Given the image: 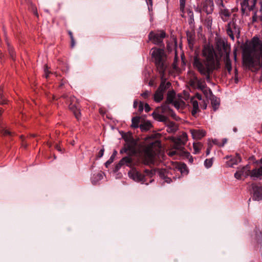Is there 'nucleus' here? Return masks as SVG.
I'll use <instances>...</instances> for the list:
<instances>
[{"instance_id": "obj_1", "label": "nucleus", "mask_w": 262, "mask_h": 262, "mask_svg": "<svg viewBox=\"0 0 262 262\" xmlns=\"http://www.w3.org/2000/svg\"><path fill=\"white\" fill-rule=\"evenodd\" d=\"M202 55L204 59L196 55L193 57L192 65L202 75L205 76L206 81L209 82L211 80L210 74L216 68L215 53L212 46L205 45L202 51Z\"/></svg>"}, {"instance_id": "obj_2", "label": "nucleus", "mask_w": 262, "mask_h": 262, "mask_svg": "<svg viewBox=\"0 0 262 262\" xmlns=\"http://www.w3.org/2000/svg\"><path fill=\"white\" fill-rule=\"evenodd\" d=\"M243 15H248V12L253 11L252 23L262 22V1L257 3V0H239Z\"/></svg>"}, {"instance_id": "obj_3", "label": "nucleus", "mask_w": 262, "mask_h": 262, "mask_svg": "<svg viewBox=\"0 0 262 262\" xmlns=\"http://www.w3.org/2000/svg\"><path fill=\"white\" fill-rule=\"evenodd\" d=\"M155 173V169H146L143 173L136 168H133L128 171V175L130 179L136 182L148 185L154 181V179L151 178Z\"/></svg>"}, {"instance_id": "obj_4", "label": "nucleus", "mask_w": 262, "mask_h": 262, "mask_svg": "<svg viewBox=\"0 0 262 262\" xmlns=\"http://www.w3.org/2000/svg\"><path fill=\"white\" fill-rule=\"evenodd\" d=\"M151 55L160 73L164 75L166 68V55L164 50L157 48L151 49Z\"/></svg>"}, {"instance_id": "obj_5", "label": "nucleus", "mask_w": 262, "mask_h": 262, "mask_svg": "<svg viewBox=\"0 0 262 262\" xmlns=\"http://www.w3.org/2000/svg\"><path fill=\"white\" fill-rule=\"evenodd\" d=\"M243 63L251 71H257L262 67V55L254 57L250 54L247 55L244 57Z\"/></svg>"}, {"instance_id": "obj_6", "label": "nucleus", "mask_w": 262, "mask_h": 262, "mask_svg": "<svg viewBox=\"0 0 262 262\" xmlns=\"http://www.w3.org/2000/svg\"><path fill=\"white\" fill-rule=\"evenodd\" d=\"M236 14H233L231 20L226 26V33L232 40H234L235 37L237 38L240 37V28L236 24Z\"/></svg>"}, {"instance_id": "obj_7", "label": "nucleus", "mask_w": 262, "mask_h": 262, "mask_svg": "<svg viewBox=\"0 0 262 262\" xmlns=\"http://www.w3.org/2000/svg\"><path fill=\"white\" fill-rule=\"evenodd\" d=\"M216 4L219 8V15L222 20L226 22L228 21L232 15V10L230 9V6L228 5L227 2H224L223 1L217 0Z\"/></svg>"}, {"instance_id": "obj_8", "label": "nucleus", "mask_w": 262, "mask_h": 262, "mask_svg": "<svg viewBox=\"0 0 262 262\" xmlns=\"http://www.w3.org/2000/svg\"><path fill=\"white\" fill-rule=\"evenodd\" d=\"M230 47L227 43H224L222 46V56L224 57L225 68L230 73L232 70L231 62L230 59Z\"/></svg>"}, {"instance_id": "obj_9", "label": "nucleus", "mask_w": 262, "mask_h": 262, "mask_svg": "<svg viewBox=\"0 0 262 262\" xmlns=\"http://www.w3.org/2000/svg\"><path fill=\"white\" fill-rule=\"evenodd\" d=\"M165 36L166 33L163 31H151L148 34L149 39L156 45H160L162 43Z\"/></svg>"}, {"instance_id": "obj_10", "label": "nucleus", "mask_w": 262, "mask_h": 262, "mask_svg": "<svg viewBox=\"0 0 262 262\" xmlns=\"http://www.w3.org/2000/svg\"><path fill=\"white\" fill-rule=\"evenodd\" d=\"M250 174V166L249 164L238 169L235 173L234 177L240 180L242 177L247 178Z\"/></svg>"}, {"instance_id": "obj_11", "label": "nucleus", "mask_w": 262, "mask_h": 262, "mask_svg": "<svg viewBox=\"0 0 262 262\" xmlns=\"http://www.w3.org/2000/svg\"><path fill=\"white\" fill-rule=\"evenodd\" d=\"M189 84L194 89L200 90L205 87L206 82L204 80L199 79L194 76L190 80Z\"/></svg>"}, {"instance_id": "obj_12", "label": "nucleus", "mask_w": 262, "mask_h": 262, "mask_svg": "<svg viewBox=\"0 0 262 262\" xmlns=\"http://www.w3.org/2000/svg\"><path fill=\"white\" fill-rule=\"evenodd\" d=\"M160 142L158 141L152 142L149 143L144 149V152L145 155L148 158L151 160L154 157L153 147L155 145H159Z\"/></svg>"}, {"instance_id": "obj_13", "label": "nucleus", "mask_w": 262, "mask_h": 262, "mask_svg": "<svg viewBox=\"0 0 262 262\" xmlns=\"http://www.w3.org/2000/svg\"><path fill=\"white\" fill-rule=\"evenodd\" d=\"M213 0H205L203 3L202 10L207 14H211L213 11Z\"/></svg>"}, {"instance_id": "obj_14", "label": "nucleus", "mask_w": 262, "mask_h": 262, "mask_svg": "<svg viewBox=\"0 0 262 262\" xmlns=\"http://www.w3.org/2000/svg\"><path fill=\"white\" fill-rule=\"evenodd\" d=\"M250 177L253 180H260L262 177V166L259 168H253L252 169H250Z\"/></svg>"}, {"instance_id": "obj_15", "label": "nucleus", "mask_w": 262, "mask_h": 262, "mask_svg": "<svg viewBox=\"0 0 262 262\" xmlns=\"http://www.w3.org/2000/svg\"><path fill=\"white\" fill-rule=\"evenodd\" d=\"M252 188L254 191L253 199L255 201L262 200V186L253 185Z\"/></svg>"}, {"instance_id": "obj_16", "label": "nucleus", "mask_w": 262, "mask_h": 262, "mask_svg": "<svg viewBox=\"0 0 262 262\" xmlns=\"http://www.w3.org/2000/svg\"><path fill=\"white\" fill-rule=\"evenodd\" d=\"M171 86V83L169 81H166V79L165 78H163L162 77L161 78L160 84L157 89L160 91L162 93L164 94L165 92L169 89Z\"/></svg>"}, {"instance_id": "obj_17", "label": "nucleus", "mask_w": 262, "mask_h": 262, "mask_svg": "<svg viewBox=\"0 0 262 262\" xmlns=\"http://www.w3.org/2000/svg\"><path fill=\"white\" fill-rule=\"evenodd\" d=\"M242 161L241 157L239 155L236 154L235 156L231 157V158L226 162L228 167H233L234 165H237Z\"/></svg>"}, {"instance_id": "obj_18", "label": "nucleus", "mask_w": 262, "mask_h": 262, "mask_svg": "<svg viewBox=\"0 0 262 262\" xmlns=\"http://www.w3.org/2000/svg\"><path fill=\"white\" fill-rule=\"evenodd\" d=\"M190 133L192 138L196 140L202 139L206 135V132L202 129H191Z\"/></svg>"}, {"instance_id": "obj_19", "label": "nucleus", "mask_w": 262, "mask_h": 262, "mask_svg": "<svg viewBox=\"0 0 262 262\" xmlns=\"http://www.w3.org/2000/svg\"><path fill=\"white\" fill-rule=\"evenodd\" d=\"M125 146L124 151H129L133 153L136 152V142L134 139L128 140L125 144Z\"/></svg>"}, {"instance_id": "obj_20", "label": "nucleus", "mask_w": 262, "mask_h": 262, "mask_svg": "<svg viewBox=\"0 0 262 262\" xmlns=\"http://www.w3.org/2000/svg\"><path fill=\"white\" fill-rule=\"evenodd\" d=\"M171 104L170 103L167 102L165 101L161 106L158 107L156 109V111L161 112L162 114H167L169 111L171 110L170 108L169 104Z\"/></svg>"}, {"instance_id": "obj_21", "label": "nucleus", "mask_w": 262, "mask_h": 262, "mask_svg": "<svg viewBox=\"0 0 262 262\" xmlns=\"http://www.w3.org/2000/svg\"><path fill=\"white\" fill-rule=\"evenodd\" d=\"M160 177L164 181V182L170 183L172 182L171 178L168 176L169 172L165 170H161L159 172Z\"/></svg>"}, {"instance_id": "obj_22", "label": "nucleus", "mask_w": 262, "mask_h": 262, "mask_svg": "<svg viewBox=\"0 0 262 262\" xmlns=\"http://www.w3.org/2000/svg\"><path fill=\"white\" fill-rule=\"evenodd\" d=\"M211 100V104L214 111H216L220 105V100L215 96L213 95L209 98Z\"/></svg>"}, {"instance_id": "obj_23", "label": "nucleus", "mask_w": 262, "mask_h": 262, "mask_svg": "<svg viewBox=\"0 0 262 262\" xmlns=\"http://www.w3.org/2000/svg\"><path fill=\"white\" fill-rule=\"evenodd\" d=\"M152 116L154 119L158 121L162 122H166L167 121V117L163 115L161 112H156L152 113Z\"/></svg>"}, {"instance_id": "obj_24", "label": "nucleus", "mask_w": 262, "mask_h": 262, "mask_svg": "<svg viewBox=\"0 0 262 262\" xmlns=\"http://www.w3.org/2000/svg\"><path fill=\"white\" fill-rule=\"evenodd\" d=\"M132 163V159L129 157H125L123 158L118 164L117 167H121L122 165L126 164L127 166H130Z\"/></svg>"}, {"instance_id": "obj_25", "label": "nucleus", "mask_w": 262, "mask_h": 262, "mask_svg": "<svg viewBox=\"0 0 262 262\" xmlns=\"http://www.w3.org/2000/svg\"><path fill=\"white\" fill-rule=\"evenodd\" d=\"M173 147L175 149L179 150V151H182L184 149V145L185 144L183 143L181 141H178V138L174 139L173 140Z\"/></svg>"}, {"instance_id": "obj_26", "label": "nucleus", "mask_w": 262, "mask_h": 262, "mask_svg": "<svg viewBox=\"0 0 262 262\" xmlns=\"http://www.w3.org/2000/svg\"><path fill=\"white\" fill-rule=\"evenodd\" d=\"M176 98V93L173 90L168 91L167 94L166 100L167 102L172 103Z\"/></svg>"}, {"instance_id": "obj_27", "label": "nucleus", "mask_w": 262, "mask_h": 262, "mask_svg": "<svg viewBox=\"0 0 262 262\" xmlns=\"http://www.w3.org/2000/svg\"><path fill=\"white\" fill-rule=\"evenodd\" d=\"M164 98V94L161 92L160 91L157 89L154 95V100L156 102H160Z\"/></svg>"}, {"instance_id": "obj_28", "label": "nucleus", "mask_w": 262, "mask_h": 262, "mask_svg": "<svg viewBox=\"0 0 262 262\" xmlns=\"http://www.w3.org/2000/svg\"><path fill=\"white\" fill-rule=\"evenodd\" d=\"M187 15H188V22L190 27L192 28L194 27V20L193 12L190 9L187 10Z\"/></svg>"}, {"instance_id": "obj_29", "label": "nucleus", "mask_w": 262, "mask_h": 262, "mask_svg": "<svg viewBox=\"0 0 262 262\" xmlns=\"http://www.w3.org/2000/svg\"><path fill=\"white\" fill-rule=\"evenodd\" d=\"M69 108L71 111H72L76 119L79 120L81 116L80 110L76 106L72 104H71L69 105Z\"/></svg>"}, {"instance_id": "obj_30", "label": "nucleus", "mask_w": 262, "mask_h": 262, "mask_svg": "<svg viewBox=\"0 0 262 262\" xmlns=\"http://www.w3.org/2000/svg\"><path fill=\"white\" fill-rule=\"evenodd\" d=\"M176 168L183 174H186L188 173V170L187 166L185 164H177Z\"/></svg>"}, {"instance_id": "obj_31", "label": "nucleus", "mask_w": 262, "mask_h": 262, "mask_svg": "<svg viewBox=\"0 0 262 262\" xmlns=\"http://www.w3.org/2000/svg\"><path fill=\"white\" fill-rule=\"evenodd\" d=\"M103 173L99 172L97 174H94L92 178V183L94 185H96L97 182L103 179Z\"/></svg>"}, {"instance_id": "obj_32", "label": "nucleus", "mask_w": 262, "mask_h": 262, "mask_svg": "<svg viewBox=\"0 0 262 262\" xmlns=\"http://www.w3.org/2000/svg\"><path fill=\"white\" fill-rule=\"evenodd\" d=\"M192 104V110L191 111V114L193 116L195 117L197 113L199 112V104L196 100L191 101Z\"/></svg>"}, {"instance_id": "obj_33", "label": "nucleus", "mask_w": 262, "mask_h": 262, "mask_svg": "<svg viewBox=\"0 0 262 262\" xmlns=\"http://www.w3.org/2000/svg\"><path fill=\"white\" fill-rule=\"evenodd\" d=\"M202 91L203 94L205 95L206 98H210V97L213 96L212 92L210 88H208L206 84H205V87L204 88H202L200 90Z\"/></svg>"}, {"instance_id": "obj_34", "label": "nucleus", "mask_w": 262, "mask_h": 262, "mask_svg": "<svg viewBox=\"0 0 262 262\" xmlns=\"http://www.w3.org/2000/svg\"><path fill=\"white\" fill-rule=\"evenodd\" d=\"M178 130L177 125L172 122H169L167 126V131L169 133H174Z\"/></svg>"}, {"instance_id": "obj_35", "label": "nucleus", "mask_w": 262, "mask_h": 262, "mask_svg": "<svg viewBox=\"0 0 262 262\" xmlns=\"http://www.w3.org/2000/svg\"><path fill=\"white\" fill-rule=\"evenodd\" d=\"M151 127V124L147 121L143 124H140V128L142 132L149 130Z\"/></svg>"}, {"instance_id": "obj_36", "label": "nucleus", "mask_w": 262, "mask_h": 262, "mask_svg": "<svg viewBox=\"0 0 262 262\" xmlns=\"http://www.w3.org/2000/svg\"><path fill=\"white\" fill-rule=\"evenodd\" d=\"M171 104L174 106L178 110L184 106L185 102L182 100L180 101L175 100Z\"/></svg>"}, {"instance_id": "obj_37", "label": "nucleus", "mask_w": 262, "mask_h": 262, "mask_svg": "<svg viewBox=\"0 0 262 262\" xmlns=\"http://www.w3.org/2000/svg\"><path fill=\"white\" fill-rule=\"evenodd\" d=\"M202 145L200 142L193 143V147L194 149L193 153L195 154H197L199 153L201 149L202 148Z\"/></svg>"}, {"instance_id": "obj_38", "label": "nucleus", "mask_w": 262, "mask_h": 262, "mask_svg": "<svg viewBox=\"0 0 262 262\" xmlns=\"http://www.w3.org/2000/svg\"><path fill=\"white\" fill-rule=\"evenodd\" d=\"M140 118L139 117H134L132 119V127L134 128H138Z\"/></svg>"}, {"instance_id": "obj_39", "label": "nucleus", "mask_w": 262, "mask_h": 262, "mask_svg": "<svg viewBox=\"0 0 262 262\" xmlns=\"http://www.w3.org/2000/svg\"><path fill=\"white\" fill-rule=\"evenodd\" d=\"M117 154V151L115 150L113 151V154L111 156L110 158L105 162V164L106 167H107L109 165H110L114 160L116 155Z\"/></svg>"}, {"instance_id": "obj_40", "label": "nucleus", "mask_w": 262, "mask_h": 262, "mask_svg": "<svg viewBox=\"0 0 262 262\" xmlns=\"http://www.w3.org/2000/svg\"><path fill=\"white\" fill-rule=\"evenodd\" d=\"M8 50L10 56L12 60H15V54L13 48L10 46L9 44H8Z\"/></svg>"}, {"instance_id": "obj_41", "label": "nucleus", "mask_w": 262, "mask_h": 262, "mask_svg": "<svg viewBox=\"0 0 262 262\" xmlns=\"http://www.w3.org/2000/svg\"><path fill=\"white\" fill-rule=\"evenodd\" d=\"M185 2L186 0H180V10L182 12L181 16L182 17H184Z\"/></svg>"}, {"instance_id": "obj_42", "label": "nucleus", "mask_w": 262, "mask_h": 262, "mask_svg": "<svg viewBox=\"0 0 262 262\" xmlns=\"http://www.w3.org/2000/svg\"><path fill=\"white\" fill-rule=\"evenodd\" d=\"M212 23V18L210 16H208L204 21L205 25L208 27V28H211Z\"/></svg>"}, {"instance_id": "obj_43", "label": "nucleus", "mask_w": 262, "mask_h": 262, "mask_svg": "<svg viewBox=\"0 0 262 262\" xmlns=\"http://www.w3.org/2000/svg\"><path fill=\"white\" fill-rule=\"evenodd\" d=\"M178 138V141H181L185 144L186 143L187 139V135L186 133H183Z\"/></svg>"}, {"instance_id": "obj_44", "label": "nucleus", "mask_w": 262, "mask_h": 262, "mask_svg": "<svg viewBox=\"0 0 262 262\" xmlns=\"http://www.w3.org/2000/svg\"><path fill=\"white\" fill-rule=\"evenodd\" d=\"M0 132L4 136L12 135V133L3 126L0 127Z\"/></svg>"}, {"instance_id": "obj_45", "label": "nucleus", "mask_w": 262, "mask_h": 262, "mask_svg": "<svg viewBox=\"0 0 262 262\" xmlns=\"http://www.w3.org/2000/svg\"><path fill=\"white\" fill-rule=\"evenodd\" d=\"M147 5L148 6V9L149 13V15H151V12L153 10L152 9V0H145Z\"/></svg>"}, {"instance_id": "obj_46", "label": "nucleus", "mask_w": 262, "mask_h": 262, "mask_svg": "<svg viewBox=\"0 0 262 262\" xmlns=\"http://www.w3.org/2000/svg\"><path fill=\"white\" fill-rule=\"evenodd\" d=\"M178 151H179V150H177V149H175L173 147L172 149L167 151V154L169 157H172L177 155L178 154Z\"/></svg>"}, {"instance_id": "obj_47", "label": "nucleus", "mask_w": 262, "mask_h": 262, "mask_svg": "<svg viewBox=\"0 0 262 262\" xmlns=\"http://www.w3.org/2000/svg\"><path fill=\"white\" fill-rule=\"evenodd\" d=\"M213 164L212 159H207L204 161V165L207 168L211 167Z\"/></svg>"}, {"instance_id": "obj_48", "label": "nucleus", "mask_w": 262, "mask_h": 262, "mask_svg": "<svg viewBox=\"0 0 262 262\" xmlns=\"http://www.w3.org/2000/svg\"><path fill=\"white\" fill-rule=\"evenodd\" d=\"M167 114L170 116L173 119H175L176 120H178L179 119H180V118L176 115L175 113L171 109L169 111Z\"/></svg>"}, {"instance_id": "obj_49", "label": "nucleus", "mask_w": 262, "mask_h": 262, "mask_svg": "<svg viewBox=\"0 0 262 262\" xmlns=\"http://www.w3.org/2000/svg\"><path fill=\"white\" fill-rule=\"evenodd\" d=\"M151 92L149 91H145L141 94V96L145 99H147L150 95Z\"/></svg>"}, {"instance_id": "obj_50", "label": "nucleus", "mask_w": 262, "mask_h": 262, "mask_svg": "<svg viewBox=\"0 0 262 262\" xmlns=\"http://www.w3.org/2000/svg\"><path fill=\"white\" fill-rule=\"evenodd\" d=\"M254 231H255V233L256 239L258 240V237L260 235L262 236V229L260 230L259 229L256 228Z\"/></svg>"}, {"instance_id": "obj_51", "label": "nucleus", "mask_w": 262, "mask_h": 262, "mask_svg": "<svg viewBox=\"0 0 262 262\" xmlns=\"http://www.w3.org/2000/svg\"><path fill=\"white\" fill-rule=\"evenodd\" d=\"M3 90H2L1 88H0V99H1V103L2 104H5L6 103V100H5V98L3 95Z\"/></svg>"}, {"instance_id": "obj_52", "label": "nucleus", "mask_w": 262, "mask_h": 262, "mask_svg": "<svg viewBox=\"0 0 262 262\" xmlns=\"http://www.w3.org/2000/svg\"><path fill=\"white\" fill-rule=\"evenodd\" d=\"M44 72H45V76L46 78H48L49 76V74L50 72L49 71V68L47 65H45L44 67Z\"/></svg>"}, {"instance_id": "obj_53", "label": "nucleus", "mask_w": 262, "mask_h": 262, "mask_svg": "<svg viewBox=\"0 0 262 262\" xmlns=\"http://www.w3.org/2000/svg\"><path fill=\"white\" fill-rule=\"evenodd\" d=\"M104 149L103 148L101 149L100 150V151L98 152V155L97 156V157L98 158H101L103 156V154H104Z\"/></svg>"}, {"instance_id": "obj_54", "label": "nucleus", "mask_w": 262, "mask_h": 262, "mask_svg": "<svg viewBox=\"0 0 262 262\" xmlns=\"http://www.w3.org/2000/svg\"><path fill=\"white\" fill-rule=\"evenodd\" d=\"M143 109H144L143 103L140 101L139 103V104L138 111L140 113H141L143 111Z\"/></svg>"}, {"instance_id": "obj_55", "label": "nucleus", "mask_w": 262, "mask_h": 262, "mask_svg": "<svg viewBox=\"0 0 262 262\" xmlns=\"http://www.w3.org/2000/svg\"><path fill=\"white\" fill-rule=\"evenodd\" d=\"M178 60V58L176 56L175 58H174V59L173 63V67L175 69H176L177 68V67H178V64H177Z\"/></svg>"}, {"instance_id": "obj_56", "label": "nucleus", "mask_w": 262, "mask_h": 262, "mask_svg": "<svg viewBox=\"0 0 262 262\" xmlns=\"http://www.w3.org/2000/svg\"><path fill=\"white\" fill-rule=\"evenodd\" d=\"M144 110L146 113H148L150 111V107L147 103L145 104Z\"/></svg>"}, {"instance_id": "obj_57", "label": "nucleus", "mask_w": 262, "mask_h": 262, "mask_svg": "<svg viewBox=\"0 0 262 262\" xmlns=\"http://www.w3.org/2000/svg\"><path fill=\"white\" fill-rule=\"evenodd\" d=\"M195 97L199 100H202V96L201 95V94H199V93H196L195 94Z\"/></svg>"}, {"instance_id": "obj_58", "label": "nucleus", "mask_w": 262, "mask_h": 262, "mask_svg": "<svg viewBox=\"0 0 262 262\" xmlns=\"http://www.w3.org/2000/svg\"><path fill=\"white\" fill-rule=\"evenodd\" d=\"M55 148L59 151L60 152H62V148H61V147L58 145V144H56L55 146Z\"/></svg>"}, {"instance_id": "obj_59", "label": "nucleus", "mask_w": 262, "mask_h": 262, "mask_svg": "<svg viewBox=\"0 0 262 262\" xmlns=\"http://www.w3.org/2000/svg\"><path fill=\"white\" fill-rule=\"evenodd\" d=\"M71 47L73 48L74 47L75 43L74 38H73V39H71Z\"/></svg>"}, {"instance_id": "obj_60", "label": "nucleus", "mask_w": 262, "mask_h": 262, "mask_svg": "<svg viewBox=\"0 0 262 262\" xmlns=\"http://www.w3.org/2000/svg\"><path fill=\"white\" fill-rule=\"evenodd\" d=\"M138 104V102L137 100H135L134 101L133 106L134 108H136L137 107V105Z\"/></svg>"}, {"instance_id": "obj_61", "label": "nucleus", "mask_w": 262, "mask_h": 262, "mask_svg": "<svg viewBox=\"0 0 262 262\" xmlns=\"http://www.w3.org/2000/svg\"><path fill=\"white\" fill-rule=\"evenodd\" d=\"M68 33H69V35H70V38L73 39L74 37H73L72 32L71 31H69Z\"/></svg>"}, {"instance_id": "obj_62", "label": "nucleus", "mask_w": 262, "mask_h": 262, "mask_svg": "<svg viewBox=\"0 0 262 262\" xmlns=\"http://www.w3.org/2000/svg\"><path fill=\"white\" fill-rule=\"evenodd\" d=\"M202 108L203 110H205L207 108V104L206 103H204V104L202 106Z\"/></svg>"}, {"instance_id": "obj_63", "label": "nucleus", "mask_w": 262, "mask_h": 262, "mask_svg": "<svg viewBox=\"0 0 262 262\" xmlns=\"http://www.w3.org/2000/svg\"><path fill=\"white\" fill-rule=\"evenodd\" d=\"M33 11H34V14H35L37 16H38V14H37V9H36V8H33Z\"/></svg>"}, {"instance_id": "obj_64", "label": "nucleus", "mask_w": 262, "mask_h": 262, "mask_svg": "<svg viewBox=\"0 0 262 262\" xmlns=\"http://www.w3.org/2000/svg\"><path fill=\"white\" fill-rule=\"evenodd\" d=\"M189 161L191 163H192L193 162V158L192 156H190V157L189 158Z\"/></svg>"}]
</instances>
